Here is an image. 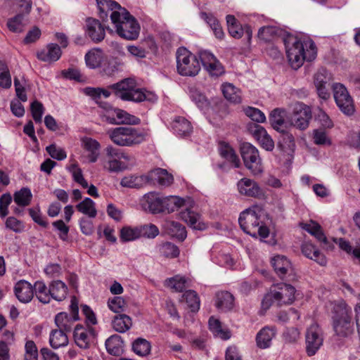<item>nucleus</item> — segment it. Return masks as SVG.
I'll return each mask as SVG.
<instances>
[{"label":"nucleus","mask_w":360,"mask_h":360,"mask_svg":"<svg viewBox=\"0 0 360 360\" xmlns=\"http://www.w3.org/2000/svg\"><path fill=\"white\" fill-rule=\"evenodd\" d=\"M99 17L103 20L110 15L117 34L127 40L136 39L140 25L134 17L114 0H96Z\"/></svg>","instance_id":"obj_1"},{"label":"nucleus","mask_w":360,"mask_h":360,"mask_svg":"<svg viewBox=\"0 0 360 360\" xmlns=\"http://www.w3.org/2000/svg\"><path fill=\"white\" fill-rule=\"evenodd\" d=\"M283 42L288 61L294 69L301 67L305 60L311 61L316 56V47L311 40L302 42L295 37L288 36Z\"/></svg>","instance_id":"obj_2"},{"label":"nucleus","mask_w":360,"mask_h":360,"mask_svg":"<svg viewBox=\"0 0 360 360\" xmlns=\"http://www.w3.org/2000/svg\"><path fill=\"white\" fill-rule=\"evenodd\" d=\"M262 212V209L258 205L252 206L242 212L238 219L242 230L254 238L257 236L267 238L269 230L267 226L262 224L260 221Z\"/></svg>","instance_id":"obj_3"},{"label":"nucleus","mask_w":360,"mask_h":360,"mask_svg":"<svg viewBox=\"0 0 360 360\" xmlns=\"http://www.w3.org/2000/svg\"><path fill=\"white\" fill-rule=\"evenodd\" d=\"M115 91L117 97L123 101L141 102L144 100H151L154 95L146 93L143 89L136 88V83L131 78L124 79L109 86Z\"/></svg>","instance_id":"obj_4"},{"label":"nucleus","mask_w":360,"mask_h":360,"mask_svg":"<svg viewBox=\"0 0 360 360\" xmlns=\"http://www.w3.org/2000/svg\"><path fill=\"white\" fill-rule=\"evenodd\" d=\"M295 288L285 283L274 285L269 293L264 297L262 304L264 308H269L272 303L278 306L291 304L295 300Z\"/></svg>","instance_id":"obj_5"},{"label":"nucleus","mask_w":360,"mask_h":360,"mask_svg":"<svg viewBox=\"0 0 360 360\" xmlns=\"http://www.w3.org/2000/svg\"><path fill=\"white\" fill-rule=\"evenodd\" d=\"M351 314V308L345 302H341L336 307L333 326L335 335L338 337L347 338L353 334L354 326Z\"/></svg>","instance_id":"obj_6"},{"label":"nucleus","mask_w":360,"mask_h":360,"mask_svg":"<svg viewBox=\"0 0 360 360\" xmlns=\"http://www.w3.org/2000/svg\"><path fill=\"white\" fill-rule=\"evenodd\" d=\"M108 134L111 141L120 146H131L144 141V135L135 128L120 127L110 129Z\"/></svg>","instance_id":"obj_7"},{"label":"nucleus","mask_w":360,"mask_h":360,"mask_svg":"<svg viewBox=\"0 0 360 360\" xmlns=\"http://www.w3.org/2000/svg\"><path fill=\"white\" fill-rule=\"evenodd\" d=\"M176 68L179 74L189 77L195 76L200 70L197 57L184 47L177 49Z\"/></svg>","instance_id":"obj_8"},{"label":"nucleus","mask_w":360,"mask_h":360,"mask_svg":"<svg viewBox=\"0 0 360 360\" xmlns=\"http://www.w3.org/2000/svg\"><path fill=\"white\" fill-rule=\"evenodd\" d=\"M312 118L311 108L303 103L297 102L292 105V112L288 117L290 127L305 130Z\"/></svg>","instance_id":"obj_9"},{"label":"nucleus","mask_w":360,"mask_h":360,"mask_svg":"<svg viewBox=\"0 0 360 360\" xmlns=\"http://www.w3.org/2000/svg\"><path fill=\"white\" fill-rule=\"evenodd\" d=\"M240 153L245 167L253 174H259L262 172V159L257 148L249 143H243L240 147Z\"/></svg>","instance_id":"obj_10"},{"label":"nucleus","mask_w":360,"mask_h":360,"mask_svg":"<svg viewBox=\"0 0 360 360\" xmlns=\"http://www.w3.org/2000/svg\"><path fill=\"white\" fill-rule=\"evenodd\" d=\"M332 89L335 101L340 110L345 115H352L354 112V102L346 87L340 83H335Z\"/></svg>","instance_id":"obj_11"},{"label":"nucleus","mask_w":360,"mask_h":360,"mask_svg":"<svg viewBox=\"0 0 360 360\" xmlns=\"http://www.w3.org/2000/svg\"><path fill=\"white\" fill-rule=\"evenodd\" d=\"M323 338L321 329L316 323L311 324L306 331L305 344L308 356L314 355L323 345Z\"/></svg>","instance_id":"obj_12"},{"label":"nucleus","mask_w":360,"mask_h":360,"mask_svg":"<svg viewBox=\"0 0 360 360\" xmlns=\"http://www.w3.org/2000/svg\"><path fill=\"white\" fill-rule=\"evenodd\" d=\"M199 58L203 68L210 76L217 77L225 72L224 66L211 52L201 51L199 52Z\"/></svg>","instance_id":"obj_13"},{"label":"nucleus","mask_w":360,"mask_h":360,"mask_svg":"<svg viewBox=\"0 0 360 360\" xmlns=\"http://www.w3.org/2000/svg\"><path fill=\"white\" fill-rule=\"evenodd\" d=\"M238 191L240 194L255 198H263L264 197V190L254 180L243 178L237 183Z\"/></svg>","instance_id":"obj_14"},{"label":"nucleus","mask_w":360,"mask_h":360,"mask_svg":"<svg viewBox=\"0 0 360 360\" xmlns=\"http://www.w3.org/2000/svg\"><path fill=\"white\" fill-rule=\"evenodd\" d=\"M271 265L276 274L281 278H286L288 281L293 280V269L290 262L283 255H276L271 259Z\"/></svg>","instance_id":"obj_15"},{"label":"nucleus","mask_w":360,"mask_h":360,"mask_svg":"<svg viewBox=\"0 0 360 360\" xmlns=\"http://www.w3.org/2000/svg\"><path fill=\"white\" fill-rule=\"evenodd\" d=\"M146 175L147 184H158L161 187H167L174 181L172 175L169 174L166 169L162 168L154 169Z\"/></svg>","instance_id":"obj_16"},{"label":"nucleus","mask_w":360,"mask_h":360,"mask_svg":"<svg viewBox=\"0 0 360 360\" xmlns=\"http://www.w3.org/2000/svg\"><path fill=\"white\" fill-rule=\"evenodd\" d=\"M249 131L264 149L268 151L273 150L274 142L263 127L253 124L249 127Z\"/></svg>","instance_id":"obj_17"},{"label":"nucleus","mask_w":360,"mask_h":360,"mask_svg":"<svg viewBox=\"0 0 360 360\" xmlns=\"http://www.w3.org/2000/svg\"><path fill=\"white\" fill-rule=\"evenodd\" d=\"M95 336L94 329L91 327L85 328L80 325L76 326L74 330V338L77 346L82 349L89 347L90 341Z\"/></svg>","instance_id":"obj_18"},{"label":"nucleus","mask_w":360,"mask_h":360,"mask_svg":"<svg viewBox=\"0 0 360 360\" xmlns=\"http://www.w3.org/2000/svg\"><path fill=\"white\" fill-rule=\"evenodd\" d=\"M164 198H160L157 193L150 192L143 196L142 205L145 210L152 213L163 212Z\"/></svg>","instance_id":"obj_19"},{"label":"nucleus","mask_w":360,"mask_h":360,"mask_svg":"<svg viewBox=\"0 0 360 360\" xmlns=\"http://www.w3.org/2000/svg\"><path fill=\"white\" fill-rule=\"evenodd\" d=\"M86 32L88 36L94 42L101 41L105 35V28L99 20L94 18H88L86 22Z\"/></svg>","instance_id":"obj_20"},{"label":"nucleus","mask_w":360,"mask_h":360,"mask_svg":"<svg viewBox=\"0 0 360 360\" xmlns=\"http://www.w3.org/2000/svg\"><path fill=\"white\" fill-rule=\"evenodd\" d=\"M14 292L18 300L22 303L30 302L34 296L33 286L25 280L16 283Z\"/></svg>","instance_id":"obj_21"},{"label":"nucleus","mask_w":360,"mask_h":360,"mask_svg":"<svg viewBox=\"0 0 360 360\" xmlns=\"http://www.w3.org/2000/svg\"><path fill=\"white\" fill-rule=\"evenodd\" d=\"M274 327L265 326L262 328L256 336V343L260 349L269 348L271 345V340L276 335Z\"/></svg>","instance_id":"obj_22"},{"label":"nucleus","mask_w":360,"mask_h":360,"mask_svg":"<svg viewBox=\"0 0 360 360\" xmlns=\"http://www.w3.org/2000/svg\"><path fill=\"white\" fill-rule=\"evenodd\" d=\"M284 110L276 108L271 112L269 116L272 127L279 132H284L290 127L289 120H284Z\"/></svg>","instance_id":"obj_23"},{"label":"nucleus","mask_w":360,"mask_h":360,"mask_svg":"<svg viewBox=\"0 0 360 360\" xmlns=\"http://www.w3.org/2000/svg\"><path fill=\"white\" fill-rule=\"evenodd\" d=\"M215 306L221 311H229L234 307V297L229 292H219L216 294Z\"/></svg>","instance_id":"obj_24"},{"label":"nucleus","mask_w":360,"mask_h":360,"mask_svg":"<svg viewBox=\"0 0 360 360\" xmlns=\"http://www.w3.org/2000/svg\"><path fill=\"white\" fill-rule=\"evenodd\" d=\"M302 252L307 258L314 260L320 265H326L327 261L325 256L311 243H303Z\"/></svg>","instance_id":"obj_25"},{"label":"nucleus","mask_w":360,"mask_h":360,"mask_svg":"<svg viewBox=\"0 0 360 360\" xmlns=\"http://www.w3.org/2000/svg\"><path fill=\"white\" fill-rule=\"evenodd\" d=\"M82 146L89 153V162H95L99 156L101 145L96 140L90 137H84L82 139Z\"/></svg>","instance_id":"obj_26"},{"label":"nucleus","mask_w":360,"mask_h":360,"mask_svg":"<svg viewBox=\"0 0 360 360\" xmlns=\"http://www.w3.org/2000/svg\"><path fill=\"white\" fill-rule=\"evenodd\" d=\"M180 217L192 228L198 230H202L205 228V224L200 221V215L191 210V208L186 209L180 212Z\"/></svg>","instance_id":"obj_27"},{"label":"nucleus","mask_w":360,"mask_h":360,"mask_svg":"<svg viewBox=\"0 0 360 360\" xmlns=\"http://www.w3.org/2000/svg\"><path fill=\"white\" fill-rule=\"evenodd\" d=\"M61 56V50L58 45L50 44L46 49L37 53V58L44 62H54L58 60Z\"/></svg>","instance_id":"obj_28"},{"label":"nucleus","mask_w":360,"mask_h":360,"mask_svg":"<svg viewBox=\"0 0 360 360\" xmlns=\"http://www.w3.org/2000/svg\"><path fill=\"white\" fill-rule=\"evenodd\" d=\"M219 151L220 155L230 162L234 167H239L240 165V160L233 148L224 141L219 144Z\"/></svg>","instance_id":"obj_29"},{"label":"nucleus","mask_w":360,"mask_h":360,"mask_svg":"<svg viewBox=\"0 0 360 360\" xmlns=\"http://www.w3.org/2000/svg\"><path fill=\"white\" fill-rule=\"evenodd\" d=\"M49 287L51 300L60 302L66 298L68 287L64 282L60 280L53 281L49 283Z\"/></svg>","instance_id":"obj_30"},{"label":"nucleus","mask_w":360,"mask_h":360,"mask_svg":"<svg viewBox=\"0 0 360 360\" xmlns=\"http://www.w3.org/2000/svg\"><path fill=\"white\" fill-rule=\"evenodd\" d=\"M221 89L224 98L233 103H240L242 101L241 91L233 84L226 82L221 84Z\"/></svg>","instance_id":"obj_31"},{"label":"nucleus","mask_w":360,"mask_h":360,"mask_svg":"<svg viewBox=\"0 0 360 360\" xmlns=\"http://www.w3.org/2000/svg\"><path fill=\"white\" fill-rule=\"evenodd\" d=\"M107 352L114 356H120L124 351V342L118 335H112L105 341Z\"/></svg>","instance_id":"obj_32"},{"label":"nucleus","mask_w":360,"mask_h":360,"mask_svg":"<svg viewBox=\"0 0 360 360\" xmlns=\"http://www.w3.org/2000/svg\"><path fill=\"white\" fill-rule=\"evenodd\" d=\"M200 17L213 31L215 37L221 39L224 36V32L217 18L211 13L202 12Z\"/></svg>","instance_id":"obj_33"},{"label":"nucleus","mask_w":360,"mask_h":360,"mask_svg":"<svg viewBox=\"0 0 360 360\" xmlns=\"http://www.w3.org/2000/svg\"><path fill=\"white\" fill-rule=\"evenodd\" d=\"M165 228L168 234L172 237L183 241L187 236L186 228L181 224L174 221H167L165 224Z\"/></svg>","instance_id":"obj_34"},{"label":"nucleus","mask_w":360,"mask_h":360,"mask_svg":"<svg viewBox=\"0 0 360 360\" xmlns=\"http://www.w3.org/2000/svg\"><path fill=\"white\" fill-rule=\"evenodd\" d=\"M146 175H129L121 179L120 185L122 187L139 188L147 185Z\"/></svg>","instance_id":"obj_35"},{"label":"nucleus","mask_w":360,"mask_h":360,"mask_svg":"<svg viewBox=\"0 0 360 360\" xmlns=\"http://www.w3.org/2000/svg\"><path fill=\"white\" fill-rule=\"evenodd\" d=\"M34 293L39 301L44 304L49 303L51 301L50 287H47L44 282L37 281L33 286Z\"/></svg>","instance_id":"obj_36"},{"label":"nucleus","mask_w":360,"mask_h":360,"mask_svg":"<svg viewBox=\"0 0 360 360\" xmlns=\"http://www.w3.org/2000/svg\"><path fill=\"white\" fill-rule=\"evenodd\" d=\"M172 128L175 133L180 136H188L192 131L191 122L181 117H178L173 121Z\"/></svg>","instance_id":"obj_37"},{"label":"nucleus","mask_w":360,"mask_h":360,"mask_svg":"<svg viewBox=\"0 0 360 360\" xmlns=\"http://www.w3.org/2000/svg\"><path fill=\"white\" fill-rule=\"evenodd\" d=\"M49 342L54 349L66 346L68 344L66 332L60 329L53 330L50 333Z\"/></svg>","instance_id":"obj_38"},{"label":"nucleus","mask_w":360,"mask_h":360,"mask_svg":"<svg viewBox=\"0 0 360 360\" xmlns=\"http://www.w3.org/2000/svg\"><path fill=\"white\" fill-rule=\"evenodd\" d=\"M131 319L126 314L115 316L112 321L113 329L118 333L127 331L131 327Z\"/></svg>","instance_id":"obj_39"},{"label":"nucleus","mask_w":360,"mask_h":360,"mask_svg":"<svg viewBox=\"0 0 360 360\" xmlns=\"http://www.w3.org/2000/svg\"><path fill=\"white\" fill-rule=\"evenodd\" d=\"M185 200L176 195H170L164 198L163 212H173L185 206Z\"/></svg>","instance_id":"obj_40"},{"label":"nucleus","mask_w":360,"mask_h":360,"mask_svg":"<svg viewBox=\"0 0 360 360\" xmlns=\"http://www.w3.org/2000/svg\"><path fill=\"white\" fill-rule=\"evenodd\" d=\"M103 53L100 49H93L85 56L86 65L92 69L100 67L103 61Z\"/></svg>","instance_id":"obj_41"},{"label":"nucleus","mask_w":360,"mask_h":360,"mask_svg":"<svg viewBox=\"0 0 360 360\" xmlns=\"http://www.w3.org/2000/svg\"><path fill=\"white\" fill-rule=\"evenodd\" d=\"M141 236V229L139 227L124 226L120 232V238L122 242L135 240Z\"/></svg>","instance_id":"obj_42"},{"label":"nucleus","mask_w":360,"mask_h":360,"mask_svg":"<svg viewBox=\"0 0 360 360\" xmlns=\"http://www.w3.org/2000/svg\"><path fill=\"white\" fill-rule=\"evenodd\" d=\"M75 321L73 317L65 312L58 313L55 317V323L57 327L65 332L71 330L72 323Z\"/></svg>","instance_id":"obj_43"},{"label":"nucleus","mask_w":360,"mask_h":360,"mask_svg":"<svg viewBox=\"0 0 360 360\" xmlns=\"http://www.w3.org/2000/svg\"><path fill=\"white\" fill-rule=\"evenodd\" d=\"M76 209L90 218H94L97 214L95 202L89 198H86L84 200L77 204Z\"/></svg>","instance_id":"obj_44"},{"label":"nucleus","mask_w":360,"mask_h":360,"mask_svg":"<svg viewBox=\"0 0 360 360\" xmlns=\"http://www.w3.org/2000/svg\"><path fill=\"white\" fill-rule=\"evenodd\" d=\"M230 35L236 39L241 38L244 34L247 39L250 41L252 38V31L248 25H244L242 26L240 23L236 25V26L231 27L228 29Z\"/></svg>","instance_id":"obj_45"},{"label":"nucleus","mask_w":360,"mask_h":360,"mask_svg":"<svg viewBox=\"0 0 360 360\" xmlns=\"http://www.w3.org/2000/svg\"><path fill=\"white\" fill-rule=\"evenodd\" d=\"M303 229L314 236L319 241L327 243V238L324 235L321 226L317 222L311 221L308 224H304Z\"/></svg>","instance_id":"obj_46"},{"label":"nucleus","mask_w":360,"mask_h":360,"mask_svg":"<svg viewBox=\"0 0 360 360\" xmlns=\"http://www.w3.org/2000/svg\"><path fill=\"white\" fill-rule=\"evenodd\" d=\"M209 328L216 337L220 338L223 340H227L230 338L229 333L227 330H224L221 322L214 317H210L209 319Z\"/></svg>","instance_id":"obj_47"},{"label":"nucleus","mask_w":360,"mask_h":360,"mask_svg":"<svg viewBox=\"0 0 360 360\" xmlns=\"http://www.w3.org/2000/svg\"><path fill=\"white\" fill-rule=\"evenodd\" d=\"M32 198V194L30 189L28 188H22L14 193V202L22 207L29 205Z\"/></svg>","instance_id":"obj_48"},{"label":"nucleus","mask_w":360,"mask_h":360,"mask_svg":"<svg viewBox=\"0 0 360 360\" xmlns=\"http://www.w3.org/2000/svg\"><path fill=\"white\" fill-rule=\"evenodd\" d=\"M132 349L137 355L145 356L150 353L151 346L146 339L138 338L133 342Z\"/></svg>","instance_id":"obj_49"},{"label":"nucleus","mask_w":360,"mask_h":360,"mask_svg":"<svg viewBox=\"0 0 360 360\" xmlns=\"http://www.w3.org/2000/svg\"><path fill=\"white\" fill-rule=\"evenodd\" d=\"M116 117L117 119V123L124 124H139L140 123V119L137 117L129 114L127 112L117 109L115 110Z\"/></svg>","instance_id":"obj_50"},{"label":"nucleus","mask_w":360,"mask_h":360,"mask_svg":"<svg viewBox=\"0 0 360 360\" xmlns=\"http://www.w3.org/2000/svg\"><path fill=\"white\" fill-rule=\"evenodd\" d=\"M186 279L179 275L167 279L165 282V286L174 290L176 292H182L186 288Z\"/></svg>","instance_id":"obj_51"},{"label":"nucleus","mask_w":360,"mask_h":360,"mask_svg":"<svg viewBox=\"0 0 360 360\" xmlns=\"http://www.w3.org/2000/svg\"><path fill=\"white\" fill-rule=\"evenodd\" d=\"M25 23L24 22V15L22 13L16 15L10 18L7 22V27L13 32H21L24 30Z\"/></svg>","instance_id":"obj_52"},{"label":"nucleus","mask_w":360,"mask_h":360,"mask_svg":"<svg viewBox=\"0 0 360 360\" xmlns=\"http://www.w3.org/2000/svg\"><path fill=\"white\" fill-rule=\"evenodd\" d=\"M11 76L6 63L0 60V87L9 89L11 86Z\"/></svg>","instance_id":"obj_53"},{"label":"nucleus","mask_w":360,"mask_h":360,"mask_svg":"<svg viewBox=\"0 0 360 360\" xmlns=\"http://www.w3.org/2000/svg\"><path fill=\"white\" fill-rule=\"evenodd\" d=\"M159 250L162 255L168 258L177 257L180 252L179 248L170 242H166L160 245Z\"/></svg>","instance_id":"obj_54"},{"label":"nucleus","mask_w":360,"mask_h":360,"mask_svg":"<svg viewBox=\"0 0 360 360\" xmlns=\"http://www.w3.org/2000/svg\"><path fill=\"white\" fill-rule=\"evenodd\" d=\"M183 297L192 311H197L200 309V299L195 291H186Z\"/></svg>","instance_id":"obj_55"},{"label":"nucleus","mask_w":360,"mask_h":360,"mask_svg":"<svg viewBox=\"0 0 360 360\" xmlns=\"http://www.w3.org/2000/svg\"><path fill=\"white\" fill-rule=\"evenodd\" d=\"M68 170L72 174V178L75 182L84 188L88 187V183L84 178L82 171L77 163L70 165L68 167Z\"/></svg>","instance_id":"obj_56"},{"label":"nucleus","mask_w":360,"mask_h":360,"mask_svg":"<svg viewBox=\"0 0 360 360\" xmlns=\"http://www.w3.org/2000/svg\"><path fill=\"white\" fill-rule=\"evenodd\" d=\"M313 141L316 145L330 146L331 140L325 130L317 129L313 131Z\"/></svg>","instance_id":"obj_57"},{"label":"nucleus","mask_w":360,"mask_h":360,"mask_svg":"<svg viewBox=\"0 0 360 360\" xmlns=\"http://www.w3.org/2000/svg\"><path fill=\"white\" fill-rule=\"evenodd\" d=\"M30 110L35 122L41 123L42 116L45 111L43 104L38 101H34L30 105Z\"/></svg>","instance_id":"obj_58"},{"label":"nucleus","mask_w":360,"mask_h":360,"mask_svg":"<svg viewBox=\"0 0 360 360\" xmlns=\"http://www.w3.org/2000/svg\"><path fill=\"white\" fill-rule=\"evenodd\" d=\"M279 32L278 27L275 26H264L258 31V37L264 41H270Z\"/></svg>","instance_id":"obj_59"},{"label":"nucleus","mask_w":360,"mask_h":360,"mask_svg":"<svg viewBox=\"0 0 360 360\" xmlns=\"http://www.w3.org/2000/svg\"><path fill=\"white\" fill-rule=\"evenodd\" d=\"M281 133L282 135L278 143V147H279L282 150H284L286 148L289 149L292 148L295 146L294 136L291 134L288 133L287 130Z\"/></svg>","instance_id":"obj_60"},{"label":"nucleus","mask_w":360,"mask_h":360,"mask_svg":"<svg viewBox=\"0 0 360 360\" xmlns=\"http://www.w3.org/2000/svg\"><path fill=\"white\" fill-rule=\"evenodd\" d=\"M106 169L111 172H120L127 169V165L120 159L108 160Z\"/></svg>","instance_id":"obj_61"},{"label":"nucleus","mask_w":360,"mask_h":360,"mask_svg":"<svg viewBox=\"0 0 360 360\" xmlns=\"http://www.w3.org/2000/svg\"><path fill=\"white\" fill-rule=\"evenodd\" d=\"M85 94L91 97L96 103L103 108H108V105L105 102L101 101V88L86 87L84 90Z\"/></svg>","instance_id":"obj_62"},{"label":"nucleus","mask_w":360,"mask_h":360,"mask_svg":"<svg viewBox=\"0 0 360 360\" xmlns=\"http://www.w3.org/2000/svg\"><path fill=\"white\" fill-rule=\"evenodd\" d=\"M108 305L111 311L115 313H121L125 310L126 303L122 297H115L110 300Z\"/></svg>","instance_id":"obj_63"},{"label":"nucleus","mask_w":360,"mask_h":360,"mask_svg":"<svg viewBox=\"0 0 360 360\" xmlns=\"http://www.w3.org/2000/svg\"><path fill=\"white\" fill-rule=\"evenodd\" d=\"M49 155L57 160H63L67 158L66 152L60 147H58L56 144H51L46 148Z\"/></svg>","instance_id":"obj_64"}]
</instances>
